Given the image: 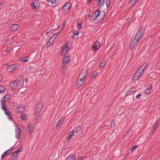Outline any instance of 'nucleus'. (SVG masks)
Listing matches in <instances>:
<instances>
[{
    "label": "nucleus",
    "instance_id": "7ed1b4c3",
    "mask_svg": "<svg viewBox=\"0 0 160 160\" xmlns=\"http://www.w3.org/2000/svg\"><path fill=\"white\" fill-rule=\"evenodd\" d=\"M85 75H84L83 73H80L79 76L80 78L77 82V86L79 87L83 84L85 81Z\"/></svg>",
    "mask_w": 160,
    "mask_h": 160
},
{
    "label": "nucleus",
    "instance_id": "cd10ccee",
    "mask_svg": "<svg viewBox=\"0 0 160 160\" xmlns=\"http://www.w3.org/2000/svg\"><path fill=\"white\" fill-rule=\"evenodd\" d=\"M75 156L71 155H70L68 157H67L65 160H75Z\"/></svg>",
    "mask_w": 160,
    "mask_h": 160
},
{
    "label": "nucleus",
    "instance_id": "a878e982",
    "mask_svg": "<svg viewBox=\"0 0 160 160\" xmlns=\"http://www.w3.org/2000/svg\"><path fill=\"white\" fill-rule=\"evenodd\" d=\"M10 99V96L9 95H6L4 97V100L5 102L9 101Z\"/></svg>",
    "mask_w": 160,
    "mask_h": 160
},
{
    "label": "nucleus",
    "instance_id": "9d476101",
    "mask_svg": "<svg viewBox=\"0 0 160 160\" xmlns=\"http://www.w3.org/2000/svg\"><path fill=\"white\" fill-rule=\"evenodd\" d=\"M138 40H138V39H136L134 38L132 42L130 44V49L131 51H132L133 48L137 44Z\"/></svg>",
    "mask_w": 160,
    "mask_h": 160
},
{
    "label": "nucleus",
    "instance_id": "f3484780",
    "mask_svg": "<svg viewBox=\"0 0 160 160\" xmlns=\"http://www.w3.org/2000/svg\"><path fill=\"white\" fill-rule=\"evenodd\" d=\"M96 2L97 3L99 7H102L105 4L104 0H96Z\"/></svg>",
    "mask_w": 160,
    "mask_h": 160
},
{
    "label": "nucleus",
    "instance_id": "e433bc0d",
    "mask_svg": "<svg viewBox=\"0 0 160 160\" xmlns=\"http://www.w3.org/2000/svg\"><path fill=\"white\" fill-rule=\"evenodd\" d=\"M106 63V61L105 60L102 61L99 63V65L100 67L104 66Z\"/></svg>",
    "mask_w": 160,
    "mask_h": 160
},
{
    "label": "nucleus",
    "instance_id": "a211bd4d",
    "mask_svg": "<svg viewBox=\"0 0 160 160\" xmlns=\"http://www.w3.org/2000/svg\"><path fill=\"white\" fill-rule=\"evenodd\" d=\"M4 113L7 116L8 118L10 121H12V117L10 116L11 113L7 109H6L4 110Z\"/></svg>",
    "mask_w": 160,
    "mask_h": 160
},
{
    "label": "nucleus",
    "instance_id": "4be33fe9",
    "mask_svg": "<svg viewBox=\"0 0 160 160\" xmlns=\"http://www.w3.org/2000/svg\"><path fill=\"white\" fill-rule=\"evenodd\" d=\"M19 28V25L17 24H15L12 25L11 27V29L13 31H16Z\"/></svg>",
    "mask_w": 160,
    "mask_h": 160
},
{
    "label": "nucleus",
    "instance_id": "2eb2a0df",
    "mask_svg": "<svg viewBox=\"0 0 160 160\" xmlns=\"http://www.w3.org/2000/svg\"><path fill=\"white\" fill-rule=\"evenodd\" d=\"M70 59V57L69 56H66L64 58L63 61L62 62V64L63 65H65L67 64L69 61Z\"/></svg>",
    "mask_w": 160,
    "mask_h": 160
},
{
    "label": "nucleus",
    "instance_id": "c9c22d12",
    "mask_svg": "<svg viewBox=\"0 0 160 160\" xmlns=\"http://www.w3.org/2000/svg\"><path fill=\"white\" fill-rule=\"evenodd\" d=\"M148 65V62H145L140 67L142 68V69H143L145 70L147 68Z\"/></svg>",
    "mask_w": 160,
    "mask_h": 160
},
{
    "label": "nucleus",
    "instance_id": "f03ea898",
    "mask_svg": "<svg viewBox=\"0 0 160 160\" xmlns=\"http://www.w3.org/2000/svg\"><path fill=\"white\" fill-rule=\"evenodd\" d=\"M144 70L143 69L140 67L133 75V79L135 81L138 80L140 77V75L143 73Z\"/></svg>",
    "mask_w": 160,
    "mask_h": 160
},
{
    "label": "nucleus",
    "instance_id": "ea45409f",
    "mask_svg": "<svg viewBox=\"0 0 160 160\" xmlns=\"http://www.w3.org/2000/svg\"><path fill=\"white\" fill-rule=\"evenodd\" d=\"M82 127V126L81 125H79L78 126L76 130V132H79L81 130Z\"/></svg>",
    "mask_w": 160,
    "mask_h": 160
},
{
    "label": "nucleus",
    "instance_id": "6e6552de",
    "mask_svg": "<svg viewBox=\"0 0 160 160\" xmlns=\"http://www.w3.org/2000/svg\"><path fill=\"white\" fill-rule=\"evenodd\" d=\"M71 6V4L70 2H67L65 5L62 8V9L64 11L68 12L70 10Z\"/></svg>",
    "mask_w": 160,
    "mask_h": 160
},
{
    "label": "nucleus",
    "instance_id": "4468645a",
    "mask_svg": "<svg viewBox=\"0 0 160 160\" xmlns=\"http://www.w3.org/2000/svg\"><path fill=\"white\" fill-rule=\"evenodd\" d=\"M21 134V131L18 127H17V128L15 129V137L17 139H18L20 137Z\"/></svg>",
    "mask_w": 160,
    "mask_h": 160
},
{
    "label": "nucleus",
    "instance_id": "aec40b11",
    "mask_svg": "<svg viewBox=\"0 0 160 160\" xmlns=\"http://www.w3.org/2000/svg\"><path fill=\"white\" fill-rule=\"evenodd\" d=\"M136 90V88L135 87L129 89L128 91L126 92V95H127L129 94H132L133 92H135Z\"/></svg>",
    "mask_w": 160,
    "mask_h": 160
},
{
    "label": "nucleus",
    "instance_id": "f704fd0d",
    "mask_svg": "<svg viewBox=\"0 0 160 160\" xmlns=\"http://www.w3.org/2000/svg\"><path fill=\"white\" fill-rule=\"evenodd\" d=\"M97 75V73L96 72H92L90 74V77L93 78H95L96 76Z\"/></svg>",
    "mask_w": 160,
    "mask_h": 160
},
{
    "label": "nucleus",
    "instance_id": "0eeeda50",
    "mask_svg": "<svg viewBox=\"0 0 160 160\" xmlns=\"http://www.w3.org/2000/svg\"><path fill=\"white\" fill-rule=\"evenodd\" d=\"M25 109L24 106L23 105H21L15 109V112L17 114L21 113H22Z\"/></svg>",
    "mask_w": 160,
    "mask_h": 160
},
{
    "label": "nucleus",
    "instance_id": "5fc2aeb1",
    "mask_svg": "<svg viewBox=\"0 0 160 160\" xmlns=\"http://www.w3.org/2000/svg\"><path fill=\"white\" fill-rule=\"evenodd\" d=\"M25 81L26 82H28V79L27 78L25 80Z\"/></svg>",
    "mask_w": 160,
    "mask_h": 160
},
{
    "label": "nucleus",
    "instance_id": "c756f323",
    "mask_svg": "<svg viewBox=\"0 0 160 160\" xmlns=\"http://www.w3.org/2000/svg\"><path fill=\"white\" fill-rule=\"evenodd\" d=\"M30 58L29 57H26L21 58V61L24 62L28 61Z\"/></svg>",
    "mask_w": 160,
    "mask_h": 160
},
{
    "label": "nucleus",
    "instance_id": "79ce46f5",
    "mask_svg": "<svg viewBox=\"0 0 160 160\" xmlns=\"http://www.w3.org/2000/svg\"><path fill=\"white\" fill-rule=\"evenodd\" d=\"M47 1L48 2L50 1L51 4H55L56 2V0H48Z\"/></svg>",
    "mask_w": 160,
    "mask_h": 160
},
{
    "label": "nucleus",
    "instance_id": "a19ab883",
    "mask_svg": "<svg viewBox=\"0 0 160 160\" xmlns=\"http://www.w3.org/2000/svg\"><path fill=\"white\" fill-rule=\"evenodd\" d=\"M106 4L107 7H109L110 4V0H106Z\"/></svg>",
    "mask_w": 160,
    "mask_h": 160
},
{
    "label": "nucleus",
    "instance_id": "393cba45",
    "mask_svg": "<svg viewBox=\"0 0 160 160\" xmlns=\"http://www.w3.org/2000/svg\"><path fill=\"white\" fill-rule=\"evenodd\" d=\"M27 116L28 115L27 114L24 113L20 116V118L23 120H25L27 119Z\"/></svg>",
    "mask_w": 160,
    "mask_h": 160
},
{
    "label": "nucleus",
    "instance_id": "6ab92c4d",
    "mask_svg": "<svg viewBox=\"0 0 160 160\" xmlns=\"http://www.w3.org/2000/svg\"><path fill=\"white\" fill-rule=\"evenodd\" d=\"M35 115V120L36 122H39L41 120L39 113H34Z\"/></svg>",
    "mask_w": 160,
    "mask_h": 160
},
{
    "label": "nucleus",
    "instance_id": "ddd939ff",
    "mask_svg": "<svg viewBox=\"0 0 160 160\" xmlns=\"http://www.w3.org/2000/svg\"><path fill=\"white\" fill-rule=\"evenodd\" d=\"M20 149L14 152L12 155L11 159L12 160H15L18 159V156L17 153L20 151Z\"/></svg>",
    "mask_w": 160,
    "mask_h": 160
},
{
    "label": "nucleus",
    "instance_id": "c03bdc74",
    "mask_svg": "<svg viewBox=\"0 0 160 160\" xmlns=\"http://www.w3.org/2000/svg\"><path fill=\"white\" fill-rule=\"evenodd\" d=\"M114 120H113L111 121V127H113L115 126Z\"/></svg>",
    "mask_w": 160,
    "mask_h": 160
},
{
    "label": "nucleus",
    "instance_id": "09e8293b",
    "mask_svg": "<svg viewBox=\"0 0 160 160\" xmlns=\"http://www.w3.org/2000/svg\"><path fill=\"white\" fill-rule=\"evenodd\" d=\"M137 147V145L134 146H133L132 147L131 149V150L132 151L134 150L135 148H136Z\"/></svg>",
    "mask_w": 160,
    "mask_h": 160
},
{
    "label": "nucleus",
    "instance_id": "1a4fd4ad",
    "mask_svg": "<svg viewBox=\"0 0 160 160\" xmlns=\"http://www.w3.org/2000/svg\"><path fill=\"white\" fill-rule=\"evenodd\" d=\"M43 108V105L41 103H38L35 108L34 113H40Z\"/></svg>",
    "mask_w": 160,
    "mask_h": 160
},
{
    "label": "nucleus",
    "instance_id": "3c124183",
    "mask_svg": "<svg viewBox=\"0 0 160 160\" xmlns=\"http://www.w3.org/2000/svg\"><path fill=\"white\" fill-rule=\"evenodd\" d=\"M156 128H153L150 131V132L152 133H153L155 131Z\"/></svg>",
    "mask_w": 160,
    "mask_h": 160
},
{
    "label": "nucleus",
    "instance_id": "bb28decb",
    "mask_svg": "<svg viewBox=\"0 0 160 160\" xmlns=\"http://www.w3.org/2000/svg\"><path fill=\"white\" fill-rule=\"evenodd\" d=\"M52 38H49V40L47 42L46 44V45L48 46H50L52 43H53L54 41L53 39H52Z\"/></svg>",
    "mask_w": 160,
    "mask_h": 160
},
{
    "label": "nucleus",
    "instance_id": "37998d69",
    "mask_svg": "<svg viewBox=\"0 0 160 160\" xmlns=\"http://www.w3.org/2000/svg\"><path fill=\"white\" fill-rule=\"evenodd\" d=\"M13 148V147L11 148L10 149L5 151V152H6V153H7V154H9L12 151V149Z\"/></svg>",
    "mask_w": 160,
    "mask_h": 160
},
{
    "label": "nucleus",
    "instance_id": "49530a36",
    "mask_svg": "<svg viewBox=\"0 0 160 160\" xmlns=\"http://www.w3.org/2000/svg\"><path fill=\"white\" fill-rule=\"evenodd\" d=\"M73 33L74 35H78L79 34V32L76 30H75L73 31Z\"/></svg>",
    "mask_w": 160,
    "mask_h": 160
},
{
    "label": "nucleus",
    "instance_id": "2f4dec72",
    "mask_svg": "<svg viewBox=\"0 0 160 160\" xmlns=\"http://www.w3.org/2000/svg\"><path fill=\"white\" fill-rule=\"evenodd\" d=\"M2 105V108L3 110H4L5 109H7V105L6 103H4L3 101L2 102H1Z\"/></svg>",
    "mask_w": 160,
    "mask_h": 160
},
{
    "label": "nucleus",
    "instance_id": "412c9836",
    "mask_svg": "<svg viewBox=\"0 0 160 160\" xmlns=\"http://www.w3.org/2000/svg\"><path fill=\"white\" fill-rule=\"evenodd\" d=\"M92 48L95 50H97L100 48V43L99 42H96L93 45Z\"/></svg>",
    "mask_w": 160,
    "mask_h": 160
},
{
    "label": "nucleus",
    "instance_id": "423d86ee",
    "mask_svg": "<svg viewBox=\"0 0 160 160\" xmlns=\"http://www.w3.org/2000/svg\"><path fill=\"white\" fill-rule=\"evenodd\" d=\"M40 6V3L38 1L35 0L31 3V7L32 10H36L38 9Z\"/></svg>",
    "mask_w": 160,
    "mask_h": 160
},
{
    "label": "nucleus",
    "instance_id": "39448f33",
    "mask_svg": "<svg viewBox=\"0 0 160 160\" xmlns=\"http://www.w3.org/2000/svg\"><path fill=\"white\" fill-rule=\"evenodd\" d=\"M34 128V125L33 124L30 122L28 123L27 124L26 132L30 134L33 132Z\"/></svg>",
    "mask_w": 160,
    "mask_h": 160
},
{
    "label": "nucleus",
    "instance_id": "603ef678",
    "mask_svg": "<svg viewBox=\"0 0 160 160\" xmlns=\"http://www.w3.org/2000/svg\"><path fill=\"white\" fill-rule=\"evenodd\" d=\"M133 17V15H130V18L129 19H130V21L129 22H130V21L132 20V18Z\"/></svg>",
    "mask_w": 160,
    "mask_h": 160
},
{
    "label": "nucleus",
    "instance_id": "6e6d98bb",
    "mask_svg": "<svg viewBox=\"0 0 160 160\" xmlns=\"http://www.w3.org/2000/svg\"><path fill=\"white\" fill-rule=\"evenodd\" d=\"M79 158H80L79 160H81L82 159V157H80Z\"/></svg>",
    "mask_w": 160,
    "mask_h": 160
},
{
    "label": "nucleus",
    "instance_id": "864d4df0",
    "mask_svg": "<svg viewBox=\"0 0 160 160\" xmlns=\"http://www.w3.org/2000/svg\"><path fill=\"white\" fill-rule=\"evenodd\" d=\"M3 7V3L1 2H0V9H2Z\"/></svg>",
    "mask_w": 160,
    "mask_h": 160
},
{
    "label": "nucleus",
    "instance_id": "dca6fc26",
    "mask_svg": "<svg viewBox=\"0 0 160 160\" xmlns=\"http://www.w3.org/2000/svg\"><path fill=\"white\" fill-rule=\"evenodd\" d=\"M11 87L15 89H16L18 88V86L16 82V81L15 80L10 83Z\"/></svg>",
    "mask_w": 160,
    "mask_h": 160
},
{
    "label": "nucleus",
    "instance_id": "b1692460",
    "mask_svg": "<svg viewBox=\"0 0 160 160\" xmlns=\"http://www.w3.org/2000/svg\"><path fill=\"white\" fill-rule=\"evenodd\" d=\"M68 48L66 45L63 48L62 52L61 54L62 55V54L64 55L67 52V51L68 50Z\"/></svg>",
    "mask_w": 160,
    "mask_h": 160
},
{
    "label": "nucleus",
    "instance_id": "4c0bfd02",
    "mask_svg": "<svg viewBox=\"0 0 160 160\" xmlns=\"http://www.w3.org/2000/svg\"><path fill=\"white\" fill-rule=\"evenodd\" d=\"M5 88L2 86H0V93H2L5 91Z\"/></svg>",
    "mask_w": 160,
    "mask_h": 160
},
{
    "label": "nucleus",
    "instance_id": "f257e3e1",
    "mask_svg": "<svg viewBox=\"0 0 160 160\" xmlns=\"http://www.w3.org/2000/svg\"><path fill=\"white\" fill-rule=\"evenodd\" d=\"M105 15V12L104 11H100L98 10L95 11L94 13L91 15H88L90 21H93L96 19H97L100 21H101L104 18Z\"/></svg>",
    "mask_w": 160,
    "mask_h": 160
},
{
    "label": "nucleus",
    "instance_id": "4d7b16f0",
    "mask_svg": "<svg viewBox=\"0 0 160 160\" xmlns=\"http://www.w3.org/2000/svg\"><path fill=\"white\" fill-rule=\"evenodd\" d=\"M92 0H89V2H91Z\"/></svg>",
    "mask_w": 160,
    "mask_h": 160
},
{
    "label": "nucleus",
    "instance_id": "72a5a7b5",
    "mask_svg": "<svg viewBox=\"0 0 160 160\" xmlns=\"http://www.w3.org/2000/svg\"><path fill=\"white\" fill-rule=\"evenodd\" d=\"M160 124V118H159L158 121L157 122L155 123L153 125V128H156Z\"/></svg>",
    "mask_w": 160,
    "mask_h": 160
},
{
    "label": "nucleus",
    "instance_id": "c85d7f7f",
    "mask_svg": "<svg viewBox=\"0 0 160 160\" xmlns=\"http://www.w3.org/2000/svg\"><path fill=\"white\" fill-rule=\"evenodd\" d=\"M139 0H131L130 1V5L132 6H134Z\"/></svg>",
    "mask_w": 160,
    "mask_h": 160
},
{
    "label": "nucleus",
    "instance_id": "58836bf2",
    "mask_svg": "<svg viewBox=\"0 0 160 160\" xmlns=\"http://www.w3.org/2000/svg\"><path fill=\"white\" fill-rule=\"evenodd\" d=\"M58 34V33L54 34L52 36H51L50 38H52V39H53L54 41Z\"/></svg>",
    "mask_w": 160,
    "mask_h": 160
},
{
    "label": "nucleus",
    "instance_id": "de8ad7c7",
    "mask_svg": "<svg viewBox=\"0 0 160 160\" xmlns=\"http://www.w3.org/2000/svg\"><path fill=\"white\" fill-rule=\"evenodd\" d=\"M7 154V153L5 152L2 154V158H3L5 157Z\"/></svg>",
    "mask_w": 160,
    "mask_h": 160
},
{
    "label": "nucleus",
    "instance_id": "473e14b6",
    "mask_svg": "<svg viewBox=\"0 0 160 160\" xmlns=\"http://www.w3.org/2000/svg\"><path fill=\"white\" fill-rule=\"evenodd\" d=\"M64 120V119L62 118H61V119L58 121L57 124V127L60 126Z\"/></svg>",
    "mask_w": 160,
    "mask_h": 160
},
{
    "label": "nucleus",
    "instance_id": "8fccbe9b",
    "mask_svg": "<svg viewBox=\"0 0 160 160\" xmlns=\"http://www.w3.org/2000/svg\"><path fill=\"white\" fill-rule=\"evenodd\" d=\"M141 96V94L139 93V94H138V95H137L136 96V98H139Z\"/></svg>",
    "mask_w": 160,
    "mask_h": 160
},
{
    "label": "nucleus",
    "instance_id": "f8f14e48",
    "mask_svg": "<svg viewBox=\"0 0 160 160\" xmlns=\"http://www.w3.org/2000/svg\"><path fill=\"white\" fill-rule=\"evenodd\" d=\"M18 86L22 87L23 85L24 80L23 77H20V79L16 80Z\"/></svg>",
    "mask_w": 160,
    "mask_h": 160
},
{
    "label": "nucleus",
    "instance_id": "a18cd8bd",
    "mask_svg": "<svg viewBox=\"0 0 160 160\" xmlns=\"http://www.w3.org/2000/svg\"><path fill=\"white\" fill-rule=\"evenodd\" d=\"M78 29H81V22H79L78 21Z\"/></svg>",
    "mask_w": 160,
    "mask_h": 160
},
{
    "label": "nucleus",
    "instance_id": "7c9ffc66",
    "mask_svg": "<svg viewBox=\"0 0 160 160\" xmlns=\"http://www.w3.org/2000/svg\"><path fill=\"white\" fill-rule=\"evenodd\" d=\"M74 132V131L73 130H72L69 134V135L68 137L67 140L68 142H69L70 140H69L71 137L73 135Z\"/></svg>",
    "mask_w": 160,
    "mask_h": 160
},
{
    "label": "nucleus",
    "instance_id": "5701e85b",
    "mask_svg": "<svg viewBox=\"0 0 160 160\" xmlns=\"http://www.w3.org/2000/svg\"><path fill=\"white\" fill-rule=\"evenodd\" d=\"M152 89V85H149V86L148 88L146 89L145 90L144 92L146 94H148L150 93V91H151V90Z\"/></svg>",
    "mask_w": 160,
    "mask_h": 160
},
{
    "label": "nucleus",
    "instance_id": "9b49d317",
    "mask_svg": "<svg viewBox=\"0 0 160 160\" xmlns=\"http://www.w3.org/2000/svg\"><path fill=\"white\" fill-rule=\"evenodd\" d=\"M18 68V66L15 65H11L7 68V70L8 72H11L13 70H17Z\"/></svg>",
    "mask_w": 160,
    "mask_h": 160
},
{
    "label": "nucleus",
    "instance_id": "20e7f679",
    "mask_svg": "<svg viewBox=\"0 0 160 160\" xmlns=\"http://www.w3.org/2000/svg\"><path fill=\"white\" fill-rule=\"evenodd\" d=\"M144 31V30L143 27H141L138 32L137 33L134 38L138 39L139 40L143 36Z\"/></svg>",
    "mask_w": 160,
    "mask_h": 160
}]
</instances>
